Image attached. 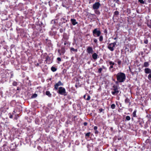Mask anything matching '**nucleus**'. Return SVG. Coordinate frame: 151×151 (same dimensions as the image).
I'll return each instance as SVG.
<instances>
[{
  "mask_svg": "<svg viewBox=\"0 0 151 151\" xmlns=\"http://www.w3.org/2000/svg\"><path fill=\"white\" fill-rule=\"evenodd\" d=\"M69 38V37L67 34L66 33H64L63 36V38L62 40L63 41H64V40H68Z\"/></svg>",
  "mask_w": 151,
  "mask_h": 151,
  "instance_id": "obj_12",
  "label": "nucleus"
},
{
  "mask_svg": "<svg viewBox=\"0 0 151 151\" xmlns=\"http://www.w3.org/2000/svg\"><path fill=\"white\" fill-rule=\"evenodd\" d=\"M59 31H60V33H63V30L62 28L60 29V30H59Z\"/></svg>",
  "mask_w": 151,
  "mask_h": 151,
  "instance_id": "obj_50",
  "label": "nucleus"
},
{
  "mask_svg": "<svg viewBox=\"0 0 151 151\" xmlns=\"http://www.w3.org/2000/svg\"><path fill=\"white\" fill-rule=\"evenodd\" d=\"M93 35L94 37H99L101 34V32L99 28H95L92 31Z\"/></svg>",
  "mask_w": 151,
  "mask_h": 151,
  "instance_id": "obj_4",
  "label": "nucleus"
},
{
  "mask_svg": "<svg viewBox=\"0 0 151 151\" xmlns=\"http://www.w3.org/2000/svg\"><path fill=\"white\" fill-rule=\"evenodd\" d=\"M114 14L115 15H118L119 14V12L118 11H116L114 12Z\"/></svg>",
  "mask_w": 151,
  "mask_h": 151,
  "instance_id": "obj_43",
  "label": "nucleus"
},
{
  "mask_svg": "<svg viewBox=\"0 0 151 151\" xmlns=\"http://www.w3.org/2000/svg\"><path fill=\"white\" fill-rule=\"evenodd\" d=\"M117 42V41L116 40L115 42H114L109 44L107 47L108 49L111 51H114V48L116 45V43Z\"/></svg>",
  "mask_w": 151,
  "mask_h": 151,
  "instance_id": "obj_5",
  "label": "nucleus"
},
{
  "mask_svg": "<svg viewBox=\"0 0 151 151\" xmlns=\"http://www.w3.org/2000/svg\"><path fill=\"white\" fill-rule=\"evenodd\" d=\"M102 68H103L104 69H105V67H104V66L103 65L102 66Z\"/></svg>",
  "mask_w": 151,
  "mask_h": 151,
  "instance_id": "obj_61",
  "label": "nucleus"
},
{
  "mask_svg": "<svg viewBox=\"0 0 151 151\" xmlns=\"http://www.w3.org/2000/svg\"><path fill=\"white\" fill-rule=\"evenodd\" d=\"M99 40L100 42H102L103 40V37L102 35H100L99 36Z\"/></svg>",
  "mask_w": 151,
  "mask_h": 151,
  "instance_id": "obj_26",
  "label": "nucleus"
},
{
  "mask_svg": "<svg viewBox=\"0 0 151 151\" xmlns=\"http://www.w3.org/2000/svg\"><path fill=\"white\" fill-rule=\"evenodd\" d=\"M109 64L110 66L109 67V70L110 71H111V72H113L114 71V70L112 69L111 70V69L113 68L114 67L113 66L114 65L115 63L113 62L112 61H109Z\"/></svg>",
  "mask_w": 151,
  "mask_h": 151,
  "instance_id": "obj_10",
  "label": "nucleus"
},
{
  "mask_svg": "<svg viewBox=\"0 0 151 151\" xmlns=\"http://www.w3.org/2000/svg\"><path fill=\"white\" fill-rule=\"evenodd\" d=\"M127 12L128 13V14H129L130 13V10L129 9H127Z\"/></svg>",
  "mask_w": 151,
  "mask_h": 151,
  "instance_id": "obj_48",
  "label": "nucleus"
},
{
  "mask_svg": "<svg viewBox=\"0 0 151 151\" xmlns=\"http://www.w3.org/2000/svg\"><path fill=\"white\" fill-rule=\"evenodd\" d=\"M104 109H103L102 108H100L99 109V113H101L103 111H104Z\"/></svg>",
  "mask_w": 151,
  "mask_h": 151,
  "instance_id": "obj_45",
  "label": "nucleus"
},
{
  "mask_svg": "<svg viewBox=\"0 0 151 151\" xmlns=\"http://www.w3.org/2000/svg\"><path fill=\"white\" fill-rule=\"evenodd\" d=\"M57 60L58 61L60 62L61 61V59L60 58L58 57L57 58Z\"/></svg>",
  "mask_w": 151,
  "mask_h": 151,
  "instance_id": "obj_47",
  "label": "nucleus"
},
{
  "mask_svg": "<svg viewBox=\"0 0 151 151\" xmlns=\"http://www.w3.org/2000/svg\"><path fill=\"white\" fill-rule=\"evenodd\" d=\"M101 6V4L99 2H96L93 5L92 8L93 10L98 9Z\"/></svg>",
  "mask_w": 151,
  "mask_h": 151,
  "instance_id": "obj_8",
  "label": "nucleus"
},
{
  "mask_svg": "<svg viewBox=\"0 0 151 151\" xmlns=\"http://www.w3.org/2000/svg\"><path fill=\"white\" fill-rule=\"evenodd\" d=\"M117 139L118 140H120L122 139V137H121L118 136Z\"/></svg>",
  "mask_w": 151,
  "mask_h": 151,
  "instance_id": "obj_51",
  "label": "nucleus"
},
{
  "mask_svg": "<svg viewBox=\"0 0 151 151\" xmlns=\"http://www.w3.org/2000/svg\"><path fill=\"white\" fill-rule=\"evenodd\" d=\"M93 42L96 43V44H97L98 42V40L96 39V38H94L93 39Z\"/></svg>",
  "mask_w": 151,
  "mask_h": 151,
  "instance_id": "obj_42",
  "label": "nucleus"
},
{
  "mask_svg": "<svg viewBox=\"0 0 151 151\" xmlns=\"http://www.w3.org/2000/svg\"><path fill=\"white\" fill-rule=\"evenodd\" d=\"M63 84L62 83L61 81H59L57 83H56L54 85V89L57 90L58 89V87L59 86H63Z\"/></svg>",
  "mask_w": 151,
  "mask_h": 151,
  "instance_id": "obj_9",
  "label": "nucleus"
},
{
  "mask_svg": "<svg viewBox=\"0 0 151 151\" xmlns=\"http://www.w3.org/2000/svg\"><path fill=\"white\" fill-rule=\"evenodd\" d=\"M46 94L47 96H48L49 97H51L52 96L51 94L49 91H47L46 92Z\"/></svg>",
  "mask_w": 151,
  "mask_h": 151,
  "instance_id": "obj_23",
  "label": "nucleus"
},
{
  "mask_svg": "<svg viewBox=\"0 0 151 151\" xmlns=\"http://www.w3.org/2000/svg\"><path fill=\"white\" fill-rule=\"evenodd\" d=\"M57 93L60 95L66 96L67 95V93L66 91L65 88L63 87H60L58 88V90Z\"/></svg>",
  "mask_w": 151,
  "mask_h": 151,
  "instance_id": "obj_3",
  "label": "nucleus"
},
{
  "mask_svg": "<svg viewBox=\"0 0 151 151\" xmlns=\"http://www.w3.org/2000/svg\"><path fill=\"white\" fill-rule=\"evenodd\" d=\"M98 128V127L97 126H95L94 127L93 129L94 130H97V129Z\"/></svg>",
  "mask_w": 151,
  "mask_h": 151,
  "instance_id": "obj_52",
  "label": "nucleus"
},
{
  "mask_svg": "<svg viewBox=\"0 0 151 151\" xmlns=\"http://www.w3.org/2000/svg\"><path fill=\"white\" fill-rule=\"evenodd\" d=\"M98 55L96 53H94L92 55L93 58L94 60H96L98 58Z\"/></svg>",
  "mask_w": 151,
  "mask_h": 151,
  "instance_id": "obj_18",
  "label": "nucleus"
},
{
  "mask_svg": "<svg viewBox=\"0 0 151 151\" xmlns=\"http://www.w3.org/2000/svg\"><path fill=\"white\" fill-rule=\"evenodd\" d=\"M140 54L142 55H143L144 54V52L142 51H141L140 52Z\"/></svg>",
  "mask_w": 151,
  "mask_h": 151,
  "instance_id": "obj_56",
  "label": "nucleus"
},
{
  "mask_svg": "<svg viewBox=\"0 0 151 151\" xmlns=\"http://www.w3.org/2000/svg\"><path fill=\"white\" fill-rule=\"evenodd\" d=\"M122 63V61L121 60L118 59L117 63L119 66L121 65Z\"/></svg>",
  "mask_w": 151,
  "mask_h": 151,
  "instance_id": "obj_38",
  "label": "nucleus"
},
{
  "mask_svg": "<svg viewBox=\"0 0 151 151\" xmlns=\"http://www.w3.org/2000/svg\"><path fill=\"white\" fill-rule=\"evenodd\" d=\"M116 77L117 81H115V83L116 84L124 82L126 79V75L123 72H120L118 73L116 75Z\"/></svg>",
  "mask_w": 151,
  "mask_h": 151,
  "instance_id": "obj_2",
  "label": "nucleus"
},
{
  "mask_svg": "<svg viewBox=\"0 0 151 151\" xmlns=\"http://www.w3.org/2000/svg\"><path fill=\"white\" fill-rule=\"evenodd\" d=\"M115 1L116 3H118L119 1V0H115Z\"/></svg>",
  "mask_w": 151,
  "mask_h": 151,
  "instance_id": "obj_60",
  "label": "nucleus"
},
{
  "mask_svg": "<svg viewBox=\"0 0 151 151\" xmlns=\"http://www.w3.org/2000/svg\"><path fill=\"white\" fill-rule=\"evenodd\" d=\"M17 90H20V88H19V87H17Z\"/></svg>",
  "mask_w": 151,
  "mask_h": 151,
  "instance_id": "obj_58",
  "label": "nucleus"
},
{
  "mask_svg": "<svg viewBox=\"0 0 151 151\" xmlns=\"http://www.w3.org/2000/svg\"><path fill=\"white\" fill-rule=\"evenodd\" d=\"M149 64L148 62H144L143 67H145L146 68H147L149 65Z\"/></svg>",
  "mask_w": 151,
  "mask_h": 151,
  "instance_id": "obj_19",
  "label": "nucleus"
},
{
  "mask_svg": "<svg viewBox=\"0 0 151 151\" xmlns=\"http://www.w3.org/2000/svg\"><path fill=\"white\" fill-rule=\"evenodd\" d=\"M104 33H105V35H106L107 34V29H104Z\"/></svg>",
  "mask_w": 151,
  "mask_h": 151,
  "instance_id": "obj_46",
  "label": "nucleus"
},
{
  "mask_svg": "<svg viewBox=\"0 0 151 151\" xmlns=\"http://www.w3.org/2000/svg\"><path fill=\"white\" fill-rule=\"evenodd\" d=\"M70 50H71V51H74V52H77V51H78V50L76 49H75L73 47H71V48H70Z\"/></svg>",
  "mask_w": 151,
  "mask_h": 151,
  "instance_id": "obj_30",
  "label": "nucleus"
},
{
  "mask_svg": "<svg viewBox=\"0 0 151 151\" xmlns=\"http://www.w3.org/2000/svg\"><path fill=\"white\" fill-rule=\"evenodd\" d=\"M138 1L141 4H144L145 3V2L143 1V0H138Z\"/></svg>",
  "mask_w": 151,
  "mask_h": 151,
  "instance_id": "obj_44",
  "label": "nucleus"
},
{
  "mask_svg": "<svg viewBox=\"0 0 151 151\" xmlns=\"http://www.w3.org/2000/svg\"><path fill=\"white\" fill-rule=\"evenodd\" d=\"M115 104H113L111 105V108L112 109H114L115 108Z\"/></svg>",
  "mask_w": 151,
  "mask_h": 151,
  "instance_id": "obj_32",
  "label": "nucleus"
},
{
  "mask_svg": "<svg viewBox=\"0 0 151 151\" xmlns=\"http://www.w3.org/2000/svg\"><path fill=\"white\" fill-rule=\"evenodd\" d=\"M131 118L129 116H127L126 117V120L129 121L130 120Z\"/></svg>",
  "mask_w": 151,
  "mask_h": 151,
  "instance_id": "obj_31",
  "label": "nucleus"
},
{
  "mask_svg": "<svg viewBox=\"0 0 151 151\" xmlns=\"http://www.w3.org/2000/svg\"><path fill=\"white\" fill-rule=\"evenodd\" d=\"M50 58L49 56L47 55L46 57V60H45V61H49L50 60Z\"/></svg>",
  "mask_w": 151,
  "mask_h": 151,
  "instance_id": "obj_27",
  "label": "nucleus"
},
{
  "mask_svg": "<svg viewBox=\"0 0 151 151\" xmlns=\"http://www.w3.org/2000/svg\"><path fill=\"white\" fill-rule=\"evenodd\" d=\"M130 99L128 98H127L125 100V102L126 104H129V105H130Z\"/></svg>",
  "mask_w": 151,
  "mask_h": 151,
  "instance_id": "obj_20",
  "label": "nucleus"
},
{
  "mask_svg": "<svg viewBox=\"0 0 151 151\" xmlns=\"http://www.w3.org/2000/svg\"><path fill=\"white\" fill-rule=\"evenodd\" d=\"M70 22L73 25H75L78 23V22H76V19H71Z\"/></svg>",
  "mask_w": 151,
  "mask_h": 151,
  "instance_id": "obj_16",
  "label": "nucleus"
},
{
  "mask_svg": "<svg viewBox=\"0 0 151 151\" xmlns=\"http://www.w3.org/2000/svg\"><path fill=\"white\" fill-rule=\"evenodd\" d=\"M148 78L150 81H151V73L148 76Z\"/></svg>",
  "mask_w": 151,
  "mask_h": 151,
  "instance_id": "obj_36",
  "label": "nucleus"
},
{
  "mask_svg": "<svg viewBox=\"0 0 151 151\" xmlns=\"http://www.w3.org/2000/svg\"><path fill=\"white\" fill-rule=\"evenodd\" d=\"M145 143L147 144L150 143V139H147L145 142Z\"/></svg>",
  "mask_w": 151,
  "mask_h": 151,
  "instance_id": "obj_34",
  "label": "nucleus"
},
{
  "mask_svg": "<svg viewBox=\"0 0 151 151\" xmlns=\"http://www.w3.org/2000/svg\"><path fill=\"white\" fill-rule=\"evenodd\" d=\"M144 72L146 74L151 73V69L149 68H145L144 69Z\"/></svg>",
  "mask_w": 151,
  "mask_h": 151,
  "instance_id": "obj_14",
  "label": "nucleus"
},
{
  "mask_svg": "<svg viewBox=\"0 0 151 151\" xmlns=\"http://www.w3.org/2000/svg\"><path fill=\"white\" fill-rule=\"evenodd\" d=\"M87 96V94H86V95H85L84 96H83V98L84 99H85L86 100V96Z\"/></svg>",
  "mask_w": 151,
  "mask_h": 151,
  "instance_id": "obj_57",
  "label": "nucleus"
},
{
  "mask_svg": "<svg viewBox=\"0 0 151 151\" xmlns=\"http://www.w3.org/2000/svg\"><path fill=\"white\" fill-rule=\"evenodd\" d=\"M6 111V108L4 109L3 108H0V116H1L3 113H5Z\"/></svg>",
  "mask_w": 151,
  "mask_h": 151,
  "instance_id": "obj_15",
  "label": "nucleus"
},
{
  "mask_svg": "<svg viewBox=\"0 0 151 151\" xmlns=\"http://www.w3.org/2000/svg\"><path fill=\"white\" fill-rule=\"evenodd\" d=\"M12 85L13 86H17V83L16 81H14L12 83Z\"/></svg>",
  "mask_w": 151,
  "mask_h": 151,
  "instance_id": "obj_37",
  "label": "nucleus"
},
{
  "mask_svg": "<svg viewBox=\"0 0 151 151\" xmlns=\"http://www.w3.org/2000/svg\"><path fill=\"white\" fill-rule=\"evenodd\" d=\"M144 42L145 44H147L148 43V40L147 39L145 38L144 40Z\"/></svg>",
  "mask_w": 151,
  "mask_h": 151,
  "instance_id": "obj_28",
  "label": "nucleus"
},
{
  "mask_svg": "<svg viewBox=\"0 0 151 151\" xmlns=\"http://www.w3.org/2000/svg\"><path fill=\"white\" fill-rule=\"evenodd\" d=\"M147 25L151 29V20L147 22Z\"/></svg>",
  "mask_w": 151,
  "mask_h": 151,
  "instance_id": "obj_22",
  "label": "nucleus"
},
{
  "mask_svg": "<svg viewBox=\"0 0 151 151\" xmlns=\"http://www.w3.org/2000/svg\"><path fill=\"white\" fill-rule=\"evenodd\" d=\"M14 144H12L11 145V148L12 147V145H13Z\"/></svg>",
  "mask_w": 151,
  "mask_h": 151,
  "instance_id": "obj_63",
  "label": "nucleus"
},
{
  "mask_svg": "<svg viewBox=\"0 0 151 151\" xmlns=\"http://www.w3.org/2000/svg\"><path fill=\"white\" fill-rule=\"evenodd\" d=\"M137 111L136 110H135L133 112L132 114L133 117H137V115L136 114Z\"/></svg>",
  "mask_w": 151,
  "mask_h": 151,
  "instance_id": "obj_21",
  "label": "nucleus"
},
{
  "mask_svg": "<svg viewBox=\"0 0 151 151\" xmlns=\"http://www.w3.org/2000/svg\"><path fill=\"white\" fill-rule=\"evenodd\" d=\"M51 70L53 72H55L57 70V68H56L55 67L53 66L51 68Z\"/></svg>",
  "mask_w": 151,
  "mask_h": 151,
  "instance_id": "obj_24",
  "label": "nucleus"
},
{
  "mask_svg": "<svg viewBox=\"0 0 151 151\" xmlns=\"http://www.w3.org/2000/svg\"><path fill=\"white\" fill-rule=\"evenodd\" d=\"M77 116H74L73 118H72V120L74 122H76V118L77 117Z\"/></svg>",
  "mask_w": 151,
  "mask_h": 151,
  "instance_id": "obj_35",
  "label": "nucleus"
},
{
  "mask_svg": "<svg viewBox=\"0 0 151 151\" xmlns=\"http://www.w3.org/2000/svg\"><path fill=\"white\" fill-rule=\"evenodd\" d=\"M132 120L133 121L134 120V119L133 118H132Z\"/></svg>",
  "mask_w": 151,
  "mask_h": 151,
  "instance_id": "obj_64",
  "label": "nucleus"
},
{
  "mask_svg": "<svg viewBox=\"0 0 151 151\" xmlns=\"http://www.w3.org/2000/svg\"><path fill=\"white\" fill-rule=\"evenodd\" d=\"M1 108H3L4 109L6 108V110L9 108L8 106L6 105V103L5 101H3L1 104Z\"/></svg>",
  "mask_w": 151,
  "mask_h": 151,
  "instance_id": "obj_13",
  "label": "nucleus"
},
{
  "mask_svg": "<svg viewBox=\"0 0 151 151\" xmlns=\"http://www.w3.org/2000/svg\"><path fill=\"white\" fill-rule=\"evenodd\" d=\"M90 134L91 133L90 132L86 133L85 134L86 137V138L87 137L88 138L90 136Z\"/></svg>",
  "mask_w": 151,
  "mask_h": 151,
  "instance_id": "obj_29",
  "label": "nucleus"
},
{
  "mask_svg": "<svg viewBox=\"0 0 151 151\" xmlns=\"http://www.w3.org/2000/svg\"><path fill=\"white\" fill-rule=\"evenodd\" d=\"M113 91H111V93L113 95H117L119 92V90H118V86L114 85L113 86Z\"/></svg>",
  "mask_w": 151,
  "mask_h": 151,
  "instance_id": "obj_6",
  "label": "nucleus"
},
{
  "mask_svg": "<svg viewBox=\"0 0 151 151\" xmlns=\"http://www.w3.org/2000/svg\"><path fill=\"white\" fill-rule=\"evenodd\" d=\"M102 68H99V69L98 70V72L99 73H101L102 71Z\"/></svg>",
  "mask_w": 151,
  "mask_h": 151,
  "instance_id": "obj_41",
  "label": "nucleus"
},
{
  "mask_svg": "<svg viewBox=\"0 0 151 151\" xmlns=\"http://www.w3.org/2000/svg\"><path fill=\"white\" fill-rule=\"evenodd\" d=\"M63 41H64V45H68V40H64Z\"/></svg>",
  "mask_w": 151,
  "mask_h": 151,
  "instance_id": "obj_40",
  "label": "nucleus"
},
{
  "mask_svg": "<svg viewBox=\"0 0 151 151\" xmlns=\"http://www.w3.org/2000/svg\"><path fill=\"white\" fill-rule=\"evenodd\" d=\"M117 38H118V37H117V35H116V36L115 37H112V38L114 40H116Z\"/></svg>",
  "mask_w": 151,
  "mask_h": 151,
  "instance_id": "obj_49",
  "label": "nucleus"
},
{
  "mask_svg": "<svg viewBox=\"0 0 151 151\" xmlns=\"http://www.w3.org/2000/svg\"><path fill=\"white\" fill-rule=\"evenodd\" d=\"M43 27H44V26L43 24H32L31 25V27L34 31L33 35L35 37L39 36L40 33H42L43 32L44 29H43Z\"/></svg>",
  "mask_w": 151,
  "mask_h": 151,
  "instance_id": "obj_1",
  "label": "nucleus"
},
{
  "mask_svg": "<svg viewBox=\"0 0 151 151\" xmlns=\"http://www.w3.org/2000/svg\"><path fill=\"white\" fill-rule=\"evenodd\" d=\"M58 51L60 56L63 55L65 52V47L62 46L61 49H58Z\"/></svg>",
  "mask_w": 151,
  "mask_h": 151,
  "instance_id": "obj_7",
  "label": "nucleus"
},
{
  "mask_svg": "<svg viewBox=\"0 0 151 151\" xmlns=\"http://www.w3.org/2000/svg\"><path fill=\"white\" fill-rule=\"evenodd\" d=\"M37 94L36 93H34L32 95L31 97L32 98H35L37 96Z\"/></svg>",
  "mask_w": 151,
  "mask_h": 151,
  "instance_id": "obj_33",
  "label": "nucleus"
},
{
  "mask_svg": "<svg viewBox=\"0 0 151 151\" xmlns=\"http://www.w3.org/2000/svg\"><path fill=\"white\" fill-rule=\"evenodd\" d=\"M39 63H37V64H36V65H37V66H39Z\"/></svg>",
  "mask_w": 151,
  "mask_h": 151,
  "instance_id": "obj_62",
  "label": "nucleus"
},
{
  "mask_svg": "<svg viewBox=\"0 0 151 151\" xmlns=\"http://www.w3.org/2000/svg\"><path fill=\"white\" fill-rule=\"evenodd\" d=\"M88 124V123L86 122H84V123H83V125L84 126H86Z\"/></svg>",
  "mask_w": 151,
  "mask_h": 151,
  "instance_id": "obj_54",
  "label": "nucleus"
},
{
  "mask_svg": "<svg viewBox=\"0 0 151 151\" xmlns=\"http://www.w3.org/2000/svg\"><path fill=\"white\" fill-rule=\"evenodd\" d=\"M99 132L97 130H95V133L96 134H98Z\"/></svg>",
  "mask_w": 151,
  "mask_h": 151,
  "instance_id": "obj_53",
  "label": "nucleus"
},
{
  "mask_svg": "<svg viewBox=\"0 0 151 151\" xmlns=\"http://www.w3.org/2000/svg\"><path fill=\"white\" fill-rule=\"evenodd\" d=\"M87 52L89 54H92L93 52L92 47H88L86 49Z\"/></svg>",
  "mask_w": 151,
  "mask_h": 151,
  "instance_id": "obj_11",
  "label": "nucleus"
},
{
  "mask_svg": "<svg viewBox=\"0 0 151 151\" xmlns=\"http://www.w3.org/2000/svg\"><path fill=\"white\" fill-rule=\"evenodd\" d=\"M61 20L62 22V23H66L67 22L66 17L65 16H63L61 19Z\"/></svg>",
  "mask_w": 151,
  "mask_h": 151,
  "instance_id": "obj_17",
  "label": "nucleus"
},
{
  "mask_svg": "<svg viewBox=\"0 0 151 151\" xmlns=\"http://www.w3.org/2000/svg\"><path fill=\"white\" fill-rule=\"evenodd\" d=\"M149 48L150 50H151V43L150 44V45L149 46Z\"/></svg>",
  "mask_w": 151,
  "mask_h": 151,
  "instance_id": "obj_59",
  "label": "nucleus"
},
{
  "mask_svg": "<svg viewBox=\"0 0 151 151\" xmlns=\"http://www.w3.org/2000/svg\"><path fill=\"white\" fill-rule=\"evenodd\" d=\"M94 12L95 14L97 15H100V12L97 9L94 10Z\"/></svg>",
  "mask_w": 151,
  "mask_h": 151,
  "instance_id": "obj_25",
  "label": "nucleus"
},
{
  "mask_svg": "<svg viewBox=\"0 0 151 151\" xmlns=\"http://www.w3.org/2000/svg\"><path fill=\"white\" fill-rule=\"evenodd\" d=\"M10 115H9V117L10 118H13V115L12 114H10Z\"/></svg>",
  "mask_w": 151,
  "mask_h": 151,
  "instance_id": "obj_55",
  "label": "nucleus"
},
{
  "mask_svg": "<svg viewBox=\"0 0 151 151\" xmlns=\"http://www.w3.org/2000/svg\"><path fill=\"white\" fill-rule=\"evenodd\" d=\"M87 98L86 99V100L88 101L90 100L91 98V97L88 94H87Z\"/></svg>",
  "mask_w": 151,
  "mask_h": 151,
  "instance_id": "obj_39",
  "label": "nucleus"
}]
</instances>
